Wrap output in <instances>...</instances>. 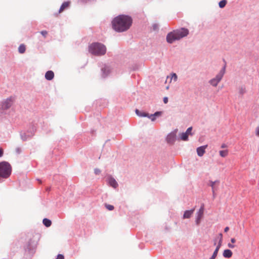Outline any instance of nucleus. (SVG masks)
I'll use <instances>...</instances> for the list:
<instances>
[{
	"label": "nucleus",
	"mask_w": 259,
	"mask_h": 259,
	"mask_svg": "<svg viewBox=\"0 0 259 259\" xmlns=\"http://www.w3.org/2000/svg\"><path fill=\"white\" fill-rule=\"evenodd\" d=\"M16 152L17 154H20L21 152V149L20 147H17L16 149Z\"/></svg>",
	"instance_id": "35"
},
{
	"label": "nucleus",
	"mask_w": 259,
	"mask_h": 259,
	"mask_svg": "<svg viewBox=\"0 0 259 259\" xmlns=\"http://www.w3.org/2000/svg\"><path fill=\"white\" fill-rule=\"evenodd\" d=\"M218 252H217V250H214L212 256L209 259H215L218 255Z\"/></svg>",
	"instance_id": "28"
},
{
	"label": "nucleus",
	"mask_w": 259,
	"mask_h": 259,
	"mask_svg": "<svg viewBox=\"0 0 259 259\" xmlns=\"http://www.w3.org/2000/svg\"><path fill=\"white\" fill-rule=\"evenodd\" d=\"M174 78V80L176 81L177 80V75L176 73H173L172 75V78Z\"/></svg>",
	"instance_id": "37"
},
{
	"label": "nucleus",
	"mask_w": 259,
	"mask_h": 259,
	"mask_svg": "<svg viewBox=\"0 0 259 259\" xmlns=\"http://www.w3.org/2000/svg\"><path fill=\"white\" fill-rule=\"evenodd\" d=\"M36 131V127L32 125L26 132L21 133V139L24 141L31 139L34 136Z\"/></svg>",
	"instance_id": "7"
},
{
	"label": "nucleus",
	"mask_w": 259,
	"mask_h": 259,
	"mask_svg": "<svg viewBox=\"0 0 259 259\" xmlns=\"http://www.w3.org/2000/svg\"><path fill=\"white\" fill-rule=\"evenodd\" d=\"M207 147V145H204L198 147L197 148V155L200 157L202 156L205 152V149Z\"/></svg>",
	"instance_id": "12"
},
{
	"label": "nucleus",
	"mask_w": 259,
	"mask_h": 259,
	"mask_svg": "<svg viewBox=\"0 0 259 259\" xmlns=\"http://www.w3.org/2000/svg\"><path fill=\"white\" fill-rule=\"evenodd\" d=\"M15 101V98L11 96L3 101L1 103V109L3 110H7L10 108Z\"/></svg>",
	"instance_id": "8"
},
{
	"label": "nucleus",
	"mask_w": 259,
	"mask_h": 259,
	"mask_svg": "<svg viewBox=\"0 0 259 259\" xmlns=\"http://www.w3.org/2000/svg\"><path fill=\"white\" fill-rule=\"evenodd\" d=\"M162 112L156 111L154 114H149V118L152 121H154L156 120V117H158L162 115Z\"/></svg>",
	"instance_id": "14"
},
{
	"label": "nucleus",
	"mask_w": 259,
	"mask_h": 259,
	"mask_svg": "<svg viewBox=\"0 0 259 259\" xmlns=\"http://www.w3.org/2000/svg\"><path fill=\"white\" fill-rule=\"evenodd\" d=\"M105 206L109 210H112L114 209V206L112 205L106 204Z\"/></svg>",
	"instance_id": "29"
},
{
	"label": "nucleus",
	"mask_w": 259,
	"mask_h": 259,
	"mask_svg": "<svg viewBox=\"0 0 259 259\" xmlns=\"http://www.w3.org/2000/svg\"><path fill=\"white\" fill-rule=\"evenodd\" d=\"M102 75L103 77H106L110 72V67L108 66L105 65L101 68Z\"/></svg>",
	"instance_id": "13"
},
{
	"label": "nucleus",
	"mask_w": 259,
	"mask_h": 259,
	"mask_svg": "<svg viewBox=\"0 0 259 259\" xmlns=\"http://www.w3.org/2000/svg\"><path fill=\"white\" fill-rule=\"evenodd\" d=\"M12 173V166L7 161L0 162V180L6 179L10 177Z\"/></svg>",
	"instance_id": "4"
},
{
	"label": "nucleus",
	"mask_w": 259,
	"mask_h": 259,
	"mask_svg": "<svg viewBox=\"0 0 259 259\" xmlns=\"http://www.w3.org/2000/svg\"><path fill=\"white\" fill-rule=\"evenodd\" d=\"M217 182H219V181H210V186L212 188V193H213V195H214V184L217 183Z\"/></svg>",
	"instance_id": "27"
},
{
	"label": "nucleus",
	"mask_w": 259,
	"mask_h": 259,
	"mask_svg": "<svg viewBox=\"0 0 259 259\" xmlns=\"http://www.w3.org/2000/svg\"><path fill=\"white\" fill-rule=\"evenodd\" d=\"M69 2H65L63 3V4L61 5L59 9V12L60 13L62 12L65 8H67L69 6Z\"/></svg>",
	"instance_id": "20"
},
{
	"label": "nucleus",
	"mask_w": 259,
	"mask_h": 259,
	"mask_svg": "<svg viewBox=\"0 0 259 259\" xmlns=\"http://www.w3.org/2000/svg\"><path fill=\"white\" fill-rule=\"evenodd\" d=\"M195 209L193 208L191 210H186L183 214V219H189L193 213Z\"/></svg>",
	"instance_id": "18"
},
{
	"label": "nucleus",
	"mask_w": 259,
	"mask_h": 259,
	"mask_svg": "<svg viewBox=\"0 0 259 259\" xmlns=\"http://www.w3.org/2000/svg\"><path fill=\"white\" fill-rule=\"evenodd\" d=\"M226 147H227V145L225 144H223L221 145V148H226Z\"/></svg>",
	"instance_id": "43"
},
{
	"label": "nucleus",
	"mask_w": 259,
	"mask_h": 259,
	"mask_svg": "<svg viewBox=\"0 0 259 259\" xmlns=\"http://www.w3.org/2000/svg\"><path fill=\"white\" fill-rule=\"evenodd\" d=\"M233 243H229L228 244V246L230 248H234L235 247V245L233 244Z\"/></svg>",
	"instance_id": "36"
},
{
	"label": "nucleus",
	"mask_w": 259,
	"mask_h": 259,
	"mask_svg": "<svg viewBox=\"0 0 259 259\" xmlns=\"http://www.w3.org/2000/svg\"><path fill=\"white\" fill-rule=\"evenodd\" d=\"M26 47L24 44H21L18 48L19 53L20 54H23L25 52Z\"/></svg>",
	"instance_id": "22"
},
{
	"label": "nucleus",
	"mask_w": 259,
	"mask_h": 259,
	"mask_svg": "<svg viewBox=\"0 0 259 259\" xmlns=\"http://www.w3.org/2000/svg\"><path fill=\"white\" fill-rule=\"evenodd\" d=\"M94 173L96 175H99L101 173V170L99 168H95V169H94Z\"/></svg>",
	"instance_id": "31"
},
{
	"label": "nucleus",
	"mask_w": 259,
	"mask_h": 259,
	"mask_svg": "<svg viewBox=\"0 0 259 259\" xmlns=\"http://www.w3.org/2000/svg\"><path fill=\"white\" fill-rule=\"evenodd\" d=\"M40 33L45 37L48 34V32L46 30H43L40 32Z\"/></svg>",
	"instance_id": "32"
},
{
	"label": "nucleus",
	"mask_w": 259,
	"mask_h": 259,
	"mask_svg": "<svg viewBox=\"0 0 259 259\" xmlns=\"http://www.w3.org/2000/svg\"><path fill=\"white\" fill-rule=\"evenodd\" d=\"M107 183L109 185L114 188H116L118 186V184L115 179L111 176H109L107 178Z\"/></svg>",
	"instance_id": "11"
},
{
	"label": "nucleus",
	"mask_w": 259,
	"mask_h": 259,
	"mask_svg": "<svg viewBox=\"0 0 259 259\" xmlns=\"http://www.w3.org/2000/svg\"><path fill=\"white\" fill-rule=\"evenodd\" d=\"M176 140V135L170 133L168 135L166 138V141L168 143H173Z\"/></svg>",
	"instance_id": "16"
},
{
	"label": "nucleus",
	"mask_w": 259,
	"mask_h": 259,
	"mask_svg": "<svg viewBox=\"0 0 259 259\" xmlns=\"http://www.w3.org/2000/svg\"><path fill=\"white\" fill-rule=\"evenodd\" d=\"M163 102L165 104H166L168 102V98L167 97H164L163 98Z\"/></svg>",
	"instance_id": "39"
},
{
	"label": "nucleus",
	"mask_w": 259,
	"mask_h": 259,
	"mask_svg": "<svg viewBox=\"0 0 259 259\" xmlns=\"http://www.w3.org/2000/svg\"><path fill=\"white\" fill-rule=\"evenodd\" d=\"M28 237L29 239L26 243L25 249L30 251L36 247L38 235H34L33 234H30L28 235Z\"/></svg>",
	"instance_id": "5"
},
{
	"label": "nucleus",
	"mask_w": 259,
	"mask_h": 259,
	"mask_svg": "<svg viewBox=\"0 0 259 259\" xmlns=\"http://www.w3.org/2000/svg\"><path fill=\"white\" fill-rule=\"evenodd\" d=\"M54 77V73L51 70L48 71L45 74V78L48 80H52Z\"/></svg>",
	"instance_id": "17"
},
{
	"label": "nucleus",
	"mask_w": 259,
	"mask_h": 259,
	"mask_svg": "<svg viewBox=\"0 0 259 259\" xmlns=\"http://www.w3.org/2000/svg\"><path fill=\"white\" fill-rule=\"evenodd\" d=\"M220 155L222 157H225L228 154V151L227 150H221L219 152Z\"/></svg>",
	"instance_id": "24"
},
{
	"label": "nucleus",
	"mask_w": 259,
	"mask_h": 259,
	"mask_svg": "<svg viewBox=\"0 0 259 259\" xmlns=\"http://www.w3.org/2000/svg\"><path fill=\"white\" fill-rule=\"evenodd\" d=\"M226 71V64L224 66V67L221 69L219 73L216 75V76L209 80V83L212 85V87H216L222 79Z\"/></svg>",
	"instance_id": "6"
},
{
	"label": "nucleus",
	"mask_w": 259,
	"mask_h": 259,
	"mask_svg": "<svg viewBox=\"0 0 259 259\" xmlns=\"http://www.w3.org/2000/svg\"><path fill=\"white\" fill-rule=\"evenodd\" d=\"M135 112L136 114L141 117H148L149 118V114L145 112L140 111L138 109H136Z\"/></svg>",
	"instance_id": "15"
},
{
	"label": "nucleus",
	"mask_w": 259,
	"mask_h": 259,
	"mask_svg": "<svg viewBox=\"0 0 259 259\" xmlns=\"http://www.w3.org/2000/svg\"><path fill=\"white\" fill-rule=\"evenodd\" d=\"M233 253L230 249H225L223 253V255L225 258H230L232 256Z\"/></svg>",
	"instance_id": "19"
},
{
	"label": "nucleus",
	"mask_w": 259,
	"mask_h": 259,
	"mask_svg": "<svg viewBox=\"0 0 259 259\" xmlns=\"http://www.w3.org/2000/svg\"><path fill=\"white\" fill-rule=\"evenodd\" d=\"M56 259H64V257L63 255L59 254L57 255V257Z\"/></svg>",
	"instance_id": "34"
},
{
	"label": "nucleus",
	"mask_w": 259,
	"mask_h": 259,
	"mask_svg": "<svg viewBox=\"0 0 259 259\" xmlns=\"http://www.w3.org/2000/svg\"><path fill=\"white\" fill-rule=\"evenodd\" d=\"M229 228L228 227H226L224 229V232H227L229 231Z\"/></svg>",
	"instance_id": "42"
},
{
	"label": "nucleus",
	"mask_w": 259,
	"mask_h": 259,
	"mask_svg": "<svg viewBox=\"0 0 259 259\" xmlns=\"http://www.w3.org/2000/svg\"><path fill=\"white\" fill-rule=\"evenodd\" d=\"M152 27L154 30H157L158 29V26L157 24H154L152 25Z\"/></svg>",
	"instance_id": "33"
},
{
	"label": "nucleus",
	"mask_w": 259,
	"mask_h": 259,
	"mask_svg": "<svg viewBox=\"0 0 259 259\" xmlns=\"http://www.w3.org/2000/svg\"><path fill=\"white\" fill-rule=\"evenodd\" d=\"M204 209V205L202 204L196 213L195 223L197 226L200 224L201 220L203 217Z\"/></svg>",
	"instance_id": "9"
},
{
	"label": "nucleus",
	"mask_w": 259,
	"mask_h": 259,
	"mask_svg": "<svg viewBox=\"0 0 259 259\" xmlns=\"http://www.w3.org/2000/svg\"><path fill=\"white\" fill-rule=\"evenodd\" d=\"M189 33V30L185 27L174 30L167 33L166 37V41L169 44H172L174 41L187 36Z\"/></svg>",
	"instance_id": "2"
},
{
	"label": "nucleus",
	"mask_w": 259,
	"mask_h": 259,
	"mask_svg": "<svg viewBox=\"0 0 259 259\" xmlns=\"http://www.w3.org/2000/svg\"><path fill=\"white\" fill-rule=\"evenodd\" d=\"M246 93V89L244 87H241L239 88V94L242 96Z\"/></svg>",
	"instance_id": "26"
},
{
	"label": "nucleus",
	"mask_w": 259,
	"mask_h": 259,
	"mask_svg": "<svg viewBox=\"0 0 259 259\" xmlns=\"http://www.w3.org/2000/svg\"><path fill=\"white\" fill-rule=\"evenodd\" d=\"M192 130V127H189L187 128V131H186V133L189 135H192L191 133V131Z\"/></svg>",
	"instance_id": "30"
},
{
	"label": "nucleus",
	"mask_w": 259,
	"mask_h": 259,
	"mask_svg": "<svg viewBox=\"0 0 259 259\" xmlns=\"http://www.w3.org/2000/svg\"><path fill=\"white\" fill-rule=\"evenodd\" d=\"M3 150L2 149H0V157H1L3 155Z\"/></svg>",
	"instance_id": "40"
},
{
	"label": "nucleus",
	"mask_w": 259,
	"mask_h": 259,
	"mask_svg": "<svg viewBox=\"0 0 259 259\" xmlns=\"http://www.w3.org/2000/svg\"><path fill=\"white\" fill-rule=\"evenodd\" d=\"M89 52L95 56L104 55L106 52V46L100 42H93L89 46Z\"/></svg>",
	"instance_id": "3"
},
{
	"label": "nucleus",
	"mask_w": 259,
	"mask_h": 259,
	"mask_svg": "<svg viewBox=\"0 0 259 259\" xmlns=\"http://www.w3.org/2000/svg\"><path fill=\"white\" fill-rule=\"evenodd\" d=\"M255 134L257 136L259 137V126L256 128Z\"/></svg>",
	"instance_id": "38"
},
{
	"label": "nucleus",
	"mask_w": 259,
	"mask_h": 259,
	"mask_svg": "<svg viewBox=\"0 0 259 259\" xmlns=\"http://www.w3.org/2000/svg\"><path fill=\"white\" fill-rule=\"evenodd\" d=\"M112 28L117 32H122L130 29L133 23L131 16L120 15L115 17L111 22Z\"/></svg>",
	"instance_id": "1"
},
{
	"label": "nucleus",
	"mask_w": 259,
	"mask_h": 259,
	"mask_svg": "<svg viewBox=\"0 0 259 259\" xmlns=\"http://www.w3.org/2000/svg\"><path fill=\"white\" fill-rule=\"evenodd\" d=\"M217 240H219L218 244L217 246L215 249L214 250H217V252H218L220 247L222 246V242H223V234L222 233H220L219 234V236L217 238H215L214 240V245H215L217 244Z\"/></svg>",
	"instance_id": "10"
},
{
	"label": "nucleus",
	"mask_w": 259,
	"mask_h": 259,
	"mask_svg": "<svg viewBox=\"0 0 259 259\" xmlns=\"http://www.w3.org/2000/svg\"><path fill=\"white\" fill-rule=\"evenodd\" d=\"M43 224L47 227H49L51 226L52 222L50 220L45 218L42 221Z\"/></svg>",
	"instance_id": "21"
},
{
	"label": "nucleus",
	"mask_w": 259,
	"mask_h": 259,
	"mask_svg": "<svg viewBox=\"0 0 259 259\" xmlns=\"http://www.w3.org/2000/svg\"><path fill=\"white\" fill-rule=\"evenodd\" d=\"M227 2L226 0H222L220 2L219 5L220 8H223L225 7Z\"/></svg>",
	"instance_id": "25"
},
{
	"label": "nucleus",
	"mask_w": 259,
	"mask_h": 259,
	"mask_svg": "<svg viewBox=\"0 0 259 259\" xmlns=\"http://www.w3.org/2000/svg\"><path fill=\"white\" fill-rule=\"evenodd\" d=\"M180 139L185 141L188 140V135L186 133H183L181 134Z\"/></svg>",
	"instance_id": "23"
},
{
	"label": "nucleus",
	"mask_w": 259,
	"mask_h": 259,
	"mask_svg": "<svg viewBox=\"0 0 259 259\" xmlns=\"http://www.w3.org/2000/svg\"><path fill=\"white\" fill-rule=\"evenodd\" d=\"M231 242L232 243H234L236 242V239L235 238H231Z\"/></svg>",
	"instance_id": "41"
}]
</instances>
